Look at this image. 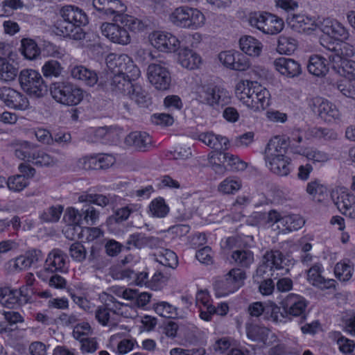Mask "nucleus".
I'll return each instance as SVG.
<instances>
[{
  "label": "nucleus",
  "instance_id": "f257e3e1",
  "mask_svg": "<svg viewBox=\"0 0 355 355\" xmlns=\"http://www.w3.org/2000/svg\"><path fill=\"white\" fill-rule=\"evenodd\" d=\"M88 24V18L85 12L77 6L68 5L60 10V17L54 24L55 35L73 40L85 38L83 27Z\"/></svg>",
  "mask_w": 355,
  "mask_h": 355
},
{
  "label": "nucleus",
  "instance_id": "f03ea898",
  "mask_svg": "<svg viewBox=\"0 0 355 355\" xmlns=\"http://www.w3.org/2000/svg\"><path fill=\"white\" fill-rule=\"evenodd\" d=\"M236 94L243 104L254 112L264 110L270 105L269 91L257 81L240 82L236 85Z\"/></svg>",
  "mask_w": 355,
  "mask_h": 355
},
{
  "label": "nucleus",
  "instance_id": "7ed1b4c3",
  "mask_svg": "<svg viewBox=\"0 0 355 355\" xmlns=\"http://www.w3.org/2000/svg\"><path fill=\"white\" fill-rule=\"evenodd\" d=\"M98 218L99 211L87 202H84L80 209L67 208L64 216V219L69 223L68 233L72 230H81L83 225H93Z\"/></svg>",
  "mask_w": 355,
  "mask_h": 355
},
{
  "label": "nucleus",
  "instance_id": "20e7f679",
  "mask_svg": "<svg viewBox=\"0 0 355 355\" xmlns=\"http://www.w3.org/2000/svg\"><path fill=\"white\" fill-rule=\"evenodd\" d=\"M50 93L55 101L67 106L76 105L83 98V91L69 81L51 84Z\"/></svg>",
  "mask_w": 355,
  "mask_h": 355
},
{
  "label": "nucleus",
  "instance_id": "39448f33",
  "mask_svg": "<svg viewBox=\"0 0 355 355\" xmlns=\"http://www.w3.org/2000/svg\"><path fill=\"white\" fill-rule=\"evenodd\" d=\"M197 97L201 103L216 110L230 103L229 92L214 83L204 84L199 87Z\"/></svg>",
  "mask_w": 355,
  "mask_h": 355
},
{
  "label": "nucleus",
  "instance_id": "423d86ee",
  "mask_svg": "<svg viewBox=\"0 0 355 355\" xmlns=\"http://www.w3.org/2000/svg\"><path fill=\"white\" fill-rule=\"evenodd\" d=\"M19 82L21 89L31 96L40 98L47 93V83L41 74L34 69L21 70L19 75Z\"/></svg>",
  "mask_w": 355,
  "mask_h": 355
},
{
  "label": "nucleus",
  "instance_id": "0eeeda50",
  "mask_svg": "<svg viewBox=\"0 0 355 355\" xmlns=\"http://www.w3.org/2000/svg\"><path fill=\"white\" fill-rule=\"evenodd\" d=\"M106 64L109 70L115 73H121L132 83L140 76L139 69L127 55H109L106 58Z\"/></svg>",
  "mask_w": 355,
  "mask_h": 355
},
{
  "label": "nucleus",
  "instance_id": "6e6552de",
  "mask_svg": "<svg viewBox=\"0 0 355 355\" xmlns=\"http://www.w3.org/2000/svg\"><path fill=\"white\" fill-rule=\"evenodd\" d=\"M170 19L178 26L196 29L204 24L205 17L198 9L181 6L172 12Z\"/></svg>",
  "mask_w": 355,
  "mask_h": 355
},
{
  "label": "nucleus",
  "instance_id": "1a4fd4ad",
  "mask_svg": "<svg viewBox=\"0 0 355 355\" xmlns=\"http://www.w3.org/2000/svg\"><path fill=\"white\" fill-rule=\"evenodd\" d=\"M245 272L240 268H232L223 279L215 282L214 286L216 295L223 297L237 291L244 284Z\"/></svg>",
  "mask_w": 355,
  "mask_h": 355
},
{
  "label": "nucleus",
  "instance_id": "9d476101",
  "mask_svg": "<svg viewBox=\"0 0 355 355\" xmlns=\"http://www.w3.org/2000/svg\"><path fill=\"white\" fill-rule=\"evenodd\" d=\"M15 155L19 159L26 160L37 166H49L55 163L53 157L43 150L35 148L27 141L15 148Z\"/></svg>",
  "mask_w": 355,
  "mask_h": 355
},
{
  "label": "nucleus",
  "instance_id": "9b49d317",
  "mask_svg": "<svg viewBox=\"0 0 355 355\" xmlns=\"http://www.w3.org/2000/svg\"><path fill=\"white\" fill-rule=\"evenodd\" d=\"M320 43L327 50L326 55L329 60V63L341 62L343 60H349L354 54L353 46L343 41H331L328 38H320Z\"/></svg>",
  "mask_w": 355,
  "mask_h": 355
},
{
  "label": "nucleus",
  "instance_id": "f8f14e48",
  "mask_svg": "<svg viewBox=\"0 0 355 355\" xmlns=\"http://www.w3.org/2000/svg\"><path fill=\"white\" fill-rule=\"evenodd\" d=\"M280 304L282 309L286 310V312L284 313H288L289 320L293 317H299L302 322L306 318L309 302L303 296L290 293L282 300Z\"/></svg>",
  "mask_w": 355,
  "mask_h": 355
},
{
  "label": "nucleus",
  "instance_id": "ddd939ff",
  "mask_svg": "<svg viewBox=\"0 0 355 355\" xmlns=\"http://www.w3.org/2000/svg\"><path fill=\"white\" fill-rule=\"evenodd\" d=\"M147 76L149 82L158 90L169 89L171 82V73L163 63H153L148 67Z\"/></svg>",
  "mask_w": 355,
  "mask_h": 355
},
{
  "label": "nucleus",
  "instance_id": "4468645a",
  "mask_svg": "<svg viewBox=\"0 0 355 355\" xmlns=\"http://www.w3.org/2000/svg\"><path fill=\"white\" fill-rule=\"evenodd\" d=\"M311 110L324 121H331L332 119H339L340 112L332 103L320 97L311 100L309 104Z\"/></svg>",
  "mask_w": 355,
  "mask_h": 355
},
{
  "label": "nucleus",
  "instance_id": "2eb2a0df",
  "mask_svg": "<svg viewBox=\"0 0 355 355\" xmlns=\"http://www.w3.org/2000/svg\"><path fill=\"white\" fill-rule=\"evenodd\" d=\"M0 100L7 107L19 110L28 107V98L21 93L8 87L0 88Z\"/></svg>",
  "mask_w": 355,
  "mask_h": 355
},
{
  "label": "nucleus",
  "instance_id": "dca6fc26",
  "mask_svg": "<svg viewBox=\"0 0 355 355\" xmlns=\"http://www.w3.org/2000/svg\"><path fill=\"white\" fill-rule=\"evenodd\" d=\"M140 206L135 204H130L125 207L117 209L114 214L109 216L106 221L108 230L115 234H119L121 230L118 226L122 222L126 220L130 214L137 212Z\"/></svg>",
  "mask_w": 355,
  "mask_h": 355
},
{
  "label": "nucleus",
  "instance_id": "f3484780",
  "mask_svg": "<svg viewBox=\"0 0 355 355\" xmlns=\"http://www.w3.org/2000/svg\"><path fill=\"white\" fill-rule=\"evenodd\" d=\"M150 40L151 44L161 51L175 52L180 47L179 40L167 32H155L150 35Z\"/></svg>",
  "mask_w": 355,
  "mask_h": 355
},
{
  "label": "nucleus",
  "instance_id": "a211bd4d",
  "mask_svg": "<svg viewBox=\"0 0 355 355\" xmlns=\"http://www.w3.org/2000/svg\"><path fill=\"white\" fill-rule=\"evenodd\" d=\"M105 76L107 80L105 81L104 85L107 89L125 96L127 93H130V89L132 87V83L128 80V79L125 78V76L121 73H115L108 69Z\"/></svg>",
  "mask_w": 355,
  "mask_h": 355
},
{
  "label": "nucleus",
  "instance_id": "6ab92c4d",
  "mask_svg": "<svg viewBox=\"0 0 355 355\" xmlns=\"http://www.w3.org/2000/svg\"><path fill=\"white\" fill-rule=\"evenodd\" d=\"M320 30L328 37L326 38L333 39L337 42L346 40L349 37L347 29L337 20L330 19H324L320 26Z\"/></svg>",
  "mask_w": 355,
  "mask_h": 355
},
{
  "label": "nucleus",
  "instance_id": "aec40b11",
  "mask_svg": "<svg viewBox=\"0 0 355 355\" xmlns=\"http://www.w3.org/2000/svg\"><path fill=\"white\" fill-rule=\"evenodd\" d=\"M101 31L103 35L112 42L124 45L130 41V36L127 29L119 25L111 23L103 24Z\"/></svg>",
  "mask_w": 355,
  "mask_h": 355
},
{
  "label": "nucleus",
  "instance_id": "412c9836",
  "mask_svg": "<svg viewBox=\"0 0 355 355\" xmlns=\"http://www.w3.org/2000/svg\"><path fill=\"white\" fill-rule=\"evenodd\" d=\"M335 205L339 211L346 216L355 218V196L347 191L336 192L332 194Z\"/></svg>",
  "mask_w": 355,
  "mask_h": 355
},
{
  "label": "nucleus",
  "instance_id": "4be33fe9",
  "mask_svg": "<svg viewBox=\"0 0 355 355\" xmlns=\"http://www.w3.org/2000/svg\"><path fill=\"white\" fill-rule=\"evenodd\" d=\"M286 21L293 31L298 33L312 31L317 26L315 17L301 14L288 16Z\"/></svg>",
  "mask_w": 355,
  "mask_h": 355
},
{
  "label": "nucleus",
  "instance_id": "5701e85b",
  "mask_svg": "<svg viewBox=\"0 0 355 355\" xmlns=\"http://www.w3.org/2000/svg\"><path fill=\"white\" fill-rule=\"evenodd\" d=\"M69 71L72 78L82 81L89 87L96 85L99 80L95 71L91 70L83 65L71 64Z\"/></svg>",
  "mask_w": 355,
  "mask_h": 355
},
{
  "label": "nucleus",
  "instance_id": "b1692460",
  "mask_svg": "<svg viewBox=\"0 0 355 355\" xmlns=\"http://www.w3.org/2000/svg\"><path fill=\"white\" fill-rule=\"evenodd\" d=\"M322 267L317 263L309 268L307 272V279L314 286L319 288L329 289L335 287L336 281L332 279H325L322 276Z\"/></svg>",
  "mask_w": 355,
  "mask_h": 355
},
{
  "label": "nucleus",
  "instance_id": "393cba45",
  "mask_svg": "<svg viewBox=\"0 0 355 355\" xmlns=\"http://www.w3.org/2000/svg\"><path fill=\"white\" fill-rule=\"evenodd\" d=\"M44 259L41 250L33 249L27 251L24 255L17 257L15 260L14 267L19 270H26L37 264Z\"/></svg>",
  "mask_w": 355,
  "mask_h": 355
},
{
  "label": "nucleus",
  "instance_id": "a878e982",
  "mask_svg": "<svg viewBox=\"0 0 355 355\" xmlns=\"http://www.w3.org/2000/svg\"><path fill=\"white\" fill-rule=\"evenodd\" d=\"M273 64L280 73L291 78L299 76L302 71L300 64L293 59L288 58H276Z\"/></svg>",
  "mask_w": 355,
  "mask_h": 355
},
{
  "label": "nucleus",
  "instance_id": "bb28decb",
  "mask_svg": "<svg viewBox=\"0 0 355 355\" xmlns=\"http://www.w3.org/2000/svg\"><path fill=\"white\" fill-rule=\"evenodd\" d=\"M288 144L286 139L275 137L268 143L265 149V161L286 156Z\"/></svg>",
  "mask_w": 355,
  "mask_h": 355
},
{
  "label": "nucleus",
  "instance_id": "cd10ccee",
  "mask_svg": "<svg viewBox=\"0 0 355 355\" xmlns=\"http://www.w3.org/2000/svg\"><path fill=\"white\" fill-rule=\"evenodd\" d=\"M125 142L137 150L145 152L151 146L152 139L146 132L135 131L127 135Z\"/></svg>",
  "mask_w": 355,
  "mask_h": 355
},
{
  "label": "nucleus",
  "instance_id": "c85d7f7f",
  "mask_svg": "<svg viewBox=\"0 0 355 355\" xmlns=\"http://www.w3.org/2000/svg\"><path fill=\"white\" fill-rule=\"evenodd\" d=\"M263 264L260 266L257 270V275H263L268 268H270V270H271L272 267L277 269L282 268L284 256L282 253L278 250H272L270 252H266L263 256Z\"/></svg>",
  "mask_w": 355,
  "mask_h": 355
},
{
  "label": "nucleus",
  "instance_id": "c756f323",
  "mask_svg": "<svg viewBox=\"0 0 355 355\" xmlns=\"http://www.w3.org/2000/svg\"><path fill=\"white\" fill-rule=\"evenodd\" d=\"M331 64L324 57L319 55H313L309 58L307 69L310 73L315 76H323L329 70Z\"/></svg>",
  "mask_w": 355,
  "mask_h": 355
},
{
  "label": "nucleus",
  "instance_id": "7c9ffc66",
  "mask_svg": "<svg viewBox=\"0 0 355 355\" xmlns=\"http://www.w3.org/2000/svg\"><path fill=\"white\" fill-rule=\"evenodd\" d=\"M291 159L283 156L275 159L266 161V166L273 173L279 176H287L291 171Z\"/></svg>",
  "mask_w": 355,
  "mask_h": 355
},
{
  "label": "nucleus",
  "instance_id": "2f4dec72",
  "mask_svg": "<svg viewBox=\"0 0 355 355\" xmlns=\"http://www.w3.org/2000/svg\"><path fill=\"white\" fill-rule=\"evenodd\" d=\"M178 61L183 67L188 69H195L201 63V58L193 50L183 48L180 49L179 51Z\"/></svg>",
  "mask_w": 355,
  "mask_h": 355
},
{
  "label": "nucleus",
  "instance_id": "473e14b6",
  "mask_svg": "<svg viewBox=\"0 0 355 355\" xmlns=\"http://www.w3.org/2000/svg\"><path fill=\"white\" fill-rule=\"evenodd\" d=\"M126 96L141 107H148L151 103L149 94L137 83H132L130 93H127Z\"/></svg>",
  "mask_w": 355,
  "mask_h": 355
},
{
  "label": "nucleus",
  "instance_id": "72a5a7b5",
  "mask_svg": "<svg viewBox=\"0 0 355 355\" xmlns=\"http://www.w3.org/2000/svg\"><path fill=\"white\" fill-rule=\"evenodd\" d=\"M331 69L336 73L355 81V61L343 60L341 62L330 63Z\"/></svg>",
  "mask_w": 355,
  "mask_h": 355
},
{
  "label": "nucleus",
  "instance_id": "f704fd0d",
  "mask_svg": "<svg viewBox=\"0 0 355 355\" xmlns=\"http://www.w3.org/2000/svg\"><path fill=\"white\" fill-rule=\"evenodd\" d=\"M239 45L242 51L250 56H259L262 49L261 43L252 36L241 37Z\"/></svg>",
  "mask_w": 355,
  "mask_h": 355
},
{
  "label": "nucleus",
  "instance_id": "c9c22d12",
  "mask_svg": "<svg viewBox=\"0 0 355 355\" xmlns=\"http://www.w3.org/2000/svg\"><path fill=\"white\" fill-rule=\"evenodd\" d=\"M293 151L294 153L305 156L309 160H311L313 163L326 162L329 159V155L327 153L315 148L308 149L300 146H295L293 147Z\"/></svg>",
  "mask_w": 355,
  "mask_h": 355
},
{
  "label": "nucleus",
  "instance_id": "e433bc0d",
  "mask_svg": "<svg viewBox=\"0 0 355 355\" xmlns=\"http://www.w3.org/2000/svg\"><path fill=\"white\" fill-rule=\"evenodd\" d=\"M265 16V24L263 26V33L269 35H275L282 31L284 26L282 19L268 12H266Z\"/></svg>",
  "mask_w": 355,
  "mask_h": 355
},
{
  "label": "nucleus",
  "instance_id": "4c0bfd02",
  "mask_svg": "<svg viewBox=\"0 0 355 355\" xmlns=\"http://www.w3.org/2000/svg\"><path fill=\"white\" fill-rule=\"evenodd\" d=\"M67 256L60 250H54L46 259V269L52 272L61 270L65 265Z\"/></svg>",
  "mask_w": 355,
  "mask_h": 355
},
{
  "label": "nucleus",
  "instance_id": "58836bf2",
  "mask_svg": "<svg viewBox=\"0 0 355 355\" xmlns=\"http://www.w3.org/2000/svg\"><path fill=\"white\" fill-rule=\"evenodd\" d=\"M18 292L8 287H0V303L5 307L12 309L17 305L21 306Z\"/></svg>",
  "mask_w": 355,
  "mask_h": 355
},
{
  "label": "nucleus",
  "instance_id": "ea45409f",
  "mask_svg": "<svg viewBox=\"0 0 355 355\" xmlns=\"http://www.w3.org/2000/svg\"><path fill=\"white\" fill-rule=\"evenodd\" d=\"M155 257V260L164 266L173 268L178 265L177 255L169 249L159 248Z\"/></svg>",
  "mask_w": 355,
  "mask_h": 355
},
{
  "label": "nucleus",
  "instance_id": "a19ab883",
  "mask_svg": "<svg viewBox=\"0 0 355 355\" xmlns=\"http://www.w3.org/2000/svg\"><path fill=\"white\" fill-rule=\"evenodd\" d=\"M19 51L25 58L31 60L36 59L40 53L37 43L31 38H23L21 40Z\"/></svg>",
  "mask_w": 355,
  "mask_h": 355
},
{
  "label": "nucleus",
  "instance_id": "79ce46f5",
  "mask_svg": "<svg viewBox=\"0 0 355 355\" xmlns=\"http://www.w3.org/2000/svg\"><path fill=\"white\" fill-rule=\"evenodd\" d=\"M354 272V264L348 259H345L336 263L334 268L336 277L342 282L351 279Z\"/></svg>",
  "mask_w": 355,
  "mask_h": 355
},
{
  "label": "nucleus",
  "instance_id": "37998d69",
  "mask_svg": "<svg viewBox=\"0 0 355 355\" xmlns=\"http://www.w3.org/2000/svg\"><path fill=\"white\" fill-rule=\"evenodd\" d=\"M5 57L0 55V80L8 82L14 80L17 76V69Z\"/></svg>",
  "mask_w": 355,
  "mask_h": 355
},
{
  "label": "nucleus",
  "instance_id": "c03bdc74",
  "mask_svg": "<svg viewBox=\"0 0 355 355\" xmlns=\"http://www.w3.org/2000/svg\"><path fill=\"white\" fill-rule=\"evenodd\" d=\"M83 233L87 235L86 240L87 242H93L98 240L101 242V244H121L113 239H105L104 232L99 227H86L84 229Z\"/></svg>",
  "mask_w": 355,
  "mask_h": 355
},
{
  "label": "nucleus",
  "instance_id": "a18cd8bd",
  "mask_svg": "<svg viewBox=\"0 0 355 355\" xmlns=\"http://www.w3.org/2000/svg\"><path fill=\"white\" fill-rule=\"evenodd\" d=\"M304 224L302 218L297 215H284L280 220V226L282 227L279 232L286 233L300 229Z\"/></svg>",
  "mask_w": 355,
  "mask_h": 355
},
{
  "label": "nucleus",
  "instance_id": "49530a36",
  "mask_svg": "<svg viewBox=\"0 0 355 355\" xmlns=\"http://www.w3.org/2000/svg\"><path fill=\"white\" fill-rule=\"evenodd\" d=\"M266 319H271L275 322H282L284 319L289 317L288 313L285 314L286 312L284 309H282V306H278L273 302H268L266 304Z\"/></svg>",
  "mask_w": 355,
  "mask_h": 355
},
{
  "label": "nucleus",
  "instance_id": "de8ad7c7",
  "mask_svg": "<svg viewBox=\"0 0 355 355\" xmlns=\"http://www.w3.org/2000/svg\"><path fill=\"white\" fill-rule=\"evenodd\" d=\"M241 180L236 177H228L218 185V191L224 194H234L241 187Z\"/></svg>",
  "mask_w": 355,
  "mask_h": 355
},
{
  "label": "nucleus",
  "instance_id": "09e8293b",
  "mask_svg": "<svg viewBox=\"0 0 355 355\" xmlns=\"http://www.w3.org/2000/svg\"><path fill=\"white\" fill-rule=\"evenodd\" d=\"M150 214L157 218L165 217L169 211V208L162 198L154 199L149 205Z\"/></svg>",
  "mask_w": 355,
  "mask_h": 355
},
{
  "label": "nucleus",
  "instance_id": "8fccbe9b",
  "mask_svg": "<svg viewBox=\"0 0 355 355\" xmlns=\"http://www.w3.org/2000/svg\"><path fill=\"white\" fill-rule=\"evenodd\" d=\"M297 44V42L294 38L280 35L277 42V50L280 54L290 55L295 51Z\"/></svg>",
  "mask_w": 355,
  "mask_h": 355
},
{
  "label": "nucleus",
  "instance_id": "3c124183",
  "mask_svg": "<svg viewBox=\"0 0 355 355\" xmlns=\"http://www.w3.org/2000/svg\"><path fill=\"white\" fill-rule=\"evenodd\" d=\"M63 209V206L60 205L51 206L42 212L40 218L45 223H56L59 220Z\"/></svg>",
  "mask_w": 355,
  "mask_h": 355
},
{
  "label": "nucleus",
  "instance_id": "603ef678",
  "mask_svg": "<svg viewBox=\"0 0 355 355\" xmlns=\"http://www.w3.org/2000/svg\"><path fill=\"white\" fill-rule=\"evenodd\" d=\"M62 70L61 64L55 60L46 61L42 67V71L46 78H57L61 75Z\"/></svg>",
  "mask_w": 355,
  "mask_h": 355
},
{
  "label": "nucleus",
  "instance_id": "864d4df0",
  "mask_svg": "<svg viewBox=\"0 0 355 355\" xmlns=\"http://www.w3.org/2000/svg\"><path fill=\"white\" fill-rule=\"evenodd\" d=\"M103 305L112 315H125L123 309L128 304L119 302L112 295H107Z\"/></svg>",
  "mask_w": 355,
  "mask_h": 355
},
{
  "label": "nucleus",
  "instance_id": "5fc2aeb1",
  "mask_svg": "<svg viewBox=\"0 0 355 355\" xmlns=\"http://www.w3.org/2000/svg\"><path fill=\"white\" fill-rule=\"evenodd\" d=\"M95 318L103 326H113L116 323L112 317V313L103 304L95 311Z\"/></svg>",
  "mask_w": 355,
  "mask_h": 355
},
{
  "label": "nucleus",
  "instance_id": "6e6d98bb",
  "mask_svg": "<svg viewBox=\"0 0 355 355\" xmlns=\"http://www.w3.org/2000/svg\"><path fill=\"white\" fill-rule=\"evenodd\" d=\"M80 202H87L91 205L95 204L96 205L104 207L110 203V199L107 196L102 194H87L82 195L78 198Z\"/></svg>",
  "mask_w": 355,
  "mask_h": 355
},
{
  "label": "nucleus",
  "instance_id": "4d7b16f0",
  "mask_svg": "<svg viewBox=\"0 0 355 355\" xmlns=\"http://www.w3.org/2000/svg\"><path fill=\"white\" fill-rule=\"evenodd\" d=\"M155 311L157 314L164 318H175L178 316L176 307L166 302H158L155 306Z\"/></svg>",
  "mask_w": 355,
  "mask_h": 355
},
{
  "label": "nucleus",
  "instance_id": "13d9d810",
  "mask_svg": "<svg viewBox=\"0 0 355 355\" xmlns=\"http://www.w3.org/2000/svg\"><path fill=\"white\" fill-rule=\"evenodd\" d=\"M106 16H114V20L118 21L125 10V6L120 0H107Z\"/></svg>",
  "mask_w": 355,
  "mask_h": 355
},
{
  "label": "nucleus",
  "instance_id": "bf43d9fd",
  "mask_svg": "<svg viewBox=\"0 0 355 355\" xmlns=\"http://www.w3.org/2000/svg\"><path fill=\"white\" fill-rule=\"evenodd\" d=\"M28 181L24 175H17L10 177L7 180V186L10 191L19 192L26 188Z\"/></svg>",
  "mask_w": 355,
  "mask_h": 355
},
{
  "label": "nucleus",
  "instance_id": "052dcab7",
  "mask_svg": "<svg viewBox=\"0 0 355 355\" xmlns=\"http://www.w3.org/2000/svg\"><path fill=\"white\" fill-rule=\"evenodd\" d=\"M268 328L261 327L257 324H249L246 327V334L249 339L261 342L264 338V335L266 333Z\"/></svg>",
  "mask_w": 355,
  "mask_h": 355
},
{
  "label": "nucleus",
  "instance_id": "680f3d73",
  "mask_svg": "<svg viewBox=\"0 0 355 355\" xmlns=\"http://www.w3.org/2000/svg\"><path fill=\"white\" fill-rule=\"evenodd\" d=\"M232 258L243 267H248L254 260L253 254L248 250H236L233 252Z\"/></svg>",
  "mask_w": 355,
  "mask_h": 355
},
{
  "label": "nucleus",
  "instance_id": "e2e57ef3",
  "mask_svg": "<svg viewBox=\"0 0 355 355\" xmlns=\"http://www.w3.org/2000/svg\"><path fill=\"white\" fill-rule=\"evenodd\" d=\"M223 162H226L233 171H243L248 166V164L241 160L238 156L230 153H223Z\"/></svg>",
  "mask_w": 355,
  "mask_h": 355
},
{
  "label": "nucleus",
  "instance_id": "0e129e2a",
  "mask_svg": "<svg viewBox=\"0 0 355 355\" xmlns=\"http://www.w3.org/2000/svg\"><path fill=\"white\" fill-rule=\"evenodd\" d=\"M159 239L153 236H146L144 234L136 233L130 235L126 244H157Z\"/></svg>",
  "mask_w": 355,
  "mask_h": 355
},
{
  "label": "nucleus",
  "instance_id": "69168bd1",
  "mask_svg": "<svg viewBox=\"0 0 355 355\" xmlns=\"http://www.w3.org/2000/svg\"><path fill=\"white\" fill-rule=\"evenodd\" d=\"M119 21H121L124 28L134 32L141 31L144 27L141 21L132 16H121Z\"/></svg>",
  "mask_w": 355,
  "mask_h": 355
},
{
  "label": "nucleus",
  "instance_id": "338daca9",
  "mask_svg": "<svg viewBox=\"0 0 355 355\" xmlns=\"http://www.w3.org/2000/svg\"><path fill=\"white\" fill-rule=\"evenodd\" d=\"M334 338L336 339L337 344L342 352L351 353L353 352L355 347V344L353 340L344 337L340 332L334 333Z\"/></svg>",
  "mask_w": 355,
  "mask_h": 355
},
{
  "label": "nucleus",
  "instance_id": "774afa93",
  "mask_svg": "<svg viewBox=\"0 0 355 355\" xmlns=\"http://www.w3.org/2000/svg\"><path fill=\"white\" fill-rule=\"evenodd\" d=\"M42 51L48 56L57 58H61L64 54L63 49L49 41H44Z\"/></svg>",
  "mask_w": 355,
  "mask_h": 355
}]
</instances>
